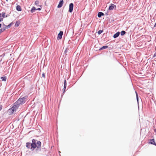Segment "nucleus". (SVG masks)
I'll return each mask as SVG.
<instances>
[{
    "mask_svg": "<svg viewBox=\"0 0 156 156\" xmlns=\"http://www.w3.org/2000/svg\"><path fill=\"white\" fill-rule=\"evenodd\" d=\"M3 18V17L2 15V14L0 13V22L2 21Z\"/></svg>",
    "mask_w": 156,
    "mask_h": 156,
    "instance_id": "nucleus-16",
    "label": "nucleus"
},
{
    "mask_svg": "<svg viewBox=\"0 0 156 156\" xmlns=\"http://www.w3.org/2000/svg\"><path fill=\"white\" fill-rule=\"evenodd\" d=\"M35 4L36 5H39V2L38 1H36L35 2Z\"/></svg>",
    "mask_w": 156,
    "mask_h": 156,
    "instance_id": "nucleus-20",
    "label": "nucleus"
},
{
    "mask_svg": "<svg viewBox=\"0 0 156 156\" xmlns=\"http://www.w3.org/2000/svg\"><path fill=\"white\" fill-rule=\"evenodd\" d=\"M41 10V8H38L36 9V10Z\"/></svg>",
    "mask_w": 156,
    "mask_h": 156,
    "instance_id": "nucleus-27",
    "label": "nucleus"
},
{
    "mask_svg": "<svg viewBox=\"0 0 156 156\" xmlns=\"http://www.w3.org/2000/svg\"><path fill=\"white\" fill-rule=\"evenodd\" d=\"M136 98L137 101H138V94H137V93L136 92Z\"/></svg>",
    "mask_w": 156,
    "mask_h": 156,
    "instance_id": "nucleus-25",
    "label": "nucleus"
},
{
    "mask_svg": "<svg viewBox=\"0 0 156 156\" xmlns=\"http://www.w3.org/2000/svg\"><path fill=\"white\" fill-rule=\"evenodd\" d=\"M104 15V14L103 12H99L98 14V16L99 17H100L102 16H103Z\"/></svg>",
    "mask_w": 156,
    "mask_h": 156,
    "instance_id": "nucleus-12",
    "label": "nucleus"
},
{
    "mask_svg": "<svg viewBox=\"0 0 156 156\" xmlns=\"http://www.w3.org/2000/svg\"><path fill=\"white\" fill-rule=\"evenodd\" d=\"M19 106V105H18L15 102L14 105L9 110V112L11 114H13L14 112H15L16 111Z\"/></svg>",
    "mask_w": 156,
    "mask_h": 156,
    "instance_id": "nucleus-2",
    "label": "nucleus"
},
{
    "mask_svg": "<svg viewBox=\"0 0 156 156\" xmlns=\"http://www.w3.org/2000/svg\"><path fill=\"white\" fill-rule=\"evenodd\" d=\"M63 4V0H61L59 2V3L58 6V8H59L62 7V5Z\"/></svg>",
    "mask_w": 156,
    "mask_h": 156,
    "instance_id": "nucleus-7",
    "label": "nucleus"
},
{
    "mask_svg": "<svg viewBox=\"0 0 156 156\" xmlns=\"http://www.w3.org/2000/svg\"><path fill=\"white\" fill-rule=\"evenodd\" d=\"M149 143L151 144H154L156 145V144L155 143V141L154 139L151 140Z\"/></svg>",
    "mask_w": 156,
    "mask_h": 156,
    "instance_id": "nucleus-9",
    "label": "nucleus"
},
{
    "mask_svg": "<svg viewBox=\"0 0 156 156\" xmlns=\"http://www.w3.org/2000/svg\"><path fill=\"white\" fill-rule=\"evenodd\" d=\"M67 52V49L66 48L64 51L65 53H66Z\"/></svg>",
    "mask_w": 156,
    "mask_h": 156,
    "instance_id": "nucleus-26",
    "label": "nucleus"
},
{
    "mask_svg": "<svg viewBox=\"0 0 156 156\" xmlns=\"http://www.w3.org/2000/svg\"><path fill=\"white\" fill-rule=\"evenodd\" d=\"M116 6L113 4H111V5L109 7V10H112L113 9H116Z\"/></svg>",
    "mask_w": 156,
    "mask_h": 156,
    "instance_id": "nucleus-5",
    "label": "nucleus"
},
{
    "mask_svg": "<svg viewBox=\"0 0 156 156\" xmlns=\"http://www.w3.org/2000/svg\"><path fill=\"white\" fill-rule=\"evenodd\" d=\"M120 32H118L117 33H116V34H114V35H113V37L114 38H116V37H118L119 34H120Z\"/></svg>",
    "mask_w": 156,
    "mask_h": 156,
    "instance_id": "nucleus-10",
    "label": "nucleus"
},
{
    "mask_svg": "<svg viewBox=\"0 0 156 156\" xmlns=\"http://www.w3.org/2000/svg\"><path fill=\"white\" fill-rule=\"evenodd\" d=\"M73 3H71L69 4V12H71L73 10Z\"/></svg>",
    "mask_w": 156,
    "mask_h": 156,
    "instance_id": "nucleus-4",
    "label": "nucleus"
},
{
    "mask_svg": "<svg viewBox=\"0 0 156 156\" xmlns=\"http://www.w3.org/2000/svg\"><path fill=\"white\" fill-rule=\"evenodd\" d=\"M156 26V23H155V25H154V27H155Z\"/></svg>",
    "mask_w": 156,
    "mask_h": 156,
    "instance_id": "nucleus-28",
    "label": "nucleus"
},
{
    "mask_svg": "<svg viewBox=\"0 0 156 156\" xmlns=\"http://www.w3.org/2000/svg\"><path fill=\"white\" fill-rule=\"evenodd\" d=\"M125 34L126 32L125 31L123 30L121 31V35L122 36L124 35Z\"/></svg>",
    "mask_w": 156,
    "mask_h": 156,
    "instance_id": "nucleus-18",
    "label": "nucleus"
},
{
    "mask_svg": "<svg viewBox=\"0 0 156 156\" xmlns=\"http://www.w3.org/2000/svg\"><path fill=\"white\" fill-rule=\"evenodd\" d=\"M66 84H67L66 81V80H64V92H63V93L65 92L66 90Z\"/></svg>",
    "mask_w": 156,
    "mask_h": 156,
    "instance_id": "nucleus-8",
    "label": "nucleus"
},
{
    "mask_svg": "<svg viewBox=\"0 0 156 156\" xmlns=\"http://www.w3.org/2000/svg\"><path fill=\"white\" fill-rule=\"evenodd\" d=\"M42 76L44 78H45V75L44 73L42 74Z\"/></svg>",
    "mask_w": 156,
    "mask_h": 156,
    "instance_id": "nucleus-24",
    "label": "nucleus"
},
{
    "mask_svg": "<svg viewBox=\"0 0 156 156\" xmlns=\"http://www.w3.org/2000/svg\"><path fill=\"white\" fill-rule=\"evenodd\" d=\"M59 153H60V151H59Z\"/></svg>",
    "mask_w": 156,
    "mask_h": 156,
    "instance_id": "nucleus-30",
    "label": "nucleus"
},
{
    "mask_svg": "<svg viewBox=\"0 0 156 156\" xmlns=\"http://www.w3.org/2000/svg\"><path fill=\"white\" fill-rule=\"evenodd\" d=\"M27 96H25L22 98H19L16 102V104L20 106V105L24 103L26 101V99L27 98Z\"/></svg>",
    "mask_w": 156,
    "mask_h": 156,
    "instance_id": "nucleus-3",
    "label": "nucleus"
},
{
    "mask_svg": "<svg viewBox=\"0 0 156 156\" xmlns=\"http://www.w3.org/2000/svg\"><path fill=\"white\" fill-rule=\"evenodd\" d=\"M108 48V46H103L102 48H101L100 49V50H102V49H106V48Z\"/></svg>",
    "mask_w": 156,
    "mask_h": 156,
    "instance_id": "nucleus-17",
    "label": "nucleus"
},
{
    "mask_svg": "<svg viewBox=\"0 0 156 156\" xmlns=\"http://www.w3.org/2000/svg\"><path fill=\"white\" fill-rule=\"evenodd\" d=\"M5 12H3L2 13V17H3V18H4L5 17Z\"/></svg>",
    "mask_w": 156,
    "mask_h": 156,
    "instance_id": "nucleus-22",
    "label": "nucleus"
},
{
    "mask_svg": "<svg viewBox=\"0 0 156 156\" xmlns=\"http://www.w3.org/2000/svg\"><path fill=\"white\" fill-rule=\"evenodd\" d=\"M7 27H4V28H2L0 30V34L2 32H3L4 31L5 29H6V28Z\"/></svg>",
    "mask_w": 156,
    "mask_h": 156,
    "instance_id": "nucleus-13",
    "label": "nucleus"
},
{
    "mask_svg": "<svg viewBox=\"0 0 156 156\" xmlns=\"http://www.w3.org/2000/svg\"><path fill=\"white\" fill-rule=\"evenodd\" d=\"M41 143L40 141H37L36 140L33 139L32 140V143L27 142L26 144V146L28 149H30L32 151H34L37 148V149H40L41 148Z\"/></svg>",
    "mask_w": 156,
    "mask_h": 156,
    "instance_id": "nucleus-1",
    "label": "nucleus"
},
{
    "mask_svg": "<svg viewBox=\"0 0 156 156\" xmlns=\"http://www.w3.org/2000/svg\"><path fill=\"white\" fill-rule=\"evenodd\" d=\"M36 9L35 8V7H33L31 10V12H32V13H33L34 12V11L36 10Z\"/></svg>",
    "mask_w": 156,
    "mask_h": 156,
    "instance_id": "nucleus-14",
    "label": "nucleus"
},
{
    "mask_svg": "<svg viewBox=\"0 0 156 156\" xmlns=\"http://www.w3.org/2000/svg\"><path fill=\"white\" fill-rule=\"evenodd\" d=\"M20 23V22H16L15 24V25L16 26L18 27Z\"/></svg>",
    "mask_w": 156,
    "mask_h": 156,
    "instance_id": "nucleus-19",
    "label": "nucleus"
},
{
    "mask_svg": "<svg viewBox=\"0 0 156 156\" xmlns=\"http://www.w3.org/2000/svg\"><path fill=\"white\" fill-rule=\"evenodd\" d=\"M63 32L62 31L60 32L58 34L57 39L58 40H60L62 38V36L63 35Z\"/></svg>",
    "mask_w": 156,
    "mask_h": 156,
    "instance_id": "nucleus-6",
    "label": "nucleus"
},
{
    "mask_svg": "<svg viewBox=\"0 0 156 156\" xmlns=\"http://www.w3.org/2000/svg\"><path fill=\"white\" fill-rule=\"evenodd\" d=\"M7 1H8V0H6Z\"/></svg>",
    "mask_w": 156,
    "mask_h": 156,
    "instance_id": "nucleus-31",
    "label": "nucleus"
},
{
    "mask_svg": "<svg viewBox=\"0 0 156 156\" xmlns=\"http://www.w3.org/2000/svg\"><path fill=\"white\" fill-rule=\"evenodd\" d=\"M103 30H99L98 32V34H100L103 32Z\"/></svg>",
    "mask_w": 156,
    "mask_h": 156,
    "instance_id": "nucleus-21",
    "label": "nucleus"
},
{
    "mask_svg": "<svg viewBox=\"0 0 156 156\" xmlns=\"http://www.w3.org/2000/svg\"><path fill=\"white\" fill-rule=\"evenodd\" d=\"M16 9L17 11H20L22 10L21 7L20 5H18L16 6Z\"/></svg>",
    "mask_w": 156,
    "mask_h": 156,
    "instance_id": "nucleus-11",
    "label": "nucleus"
},
{
    "mask_svg": "<svg viewBox=\"0 0 156 156\" xmlns=\"http://www.w3.org/2000/svg\"><path fill=\"white\" fill-rule=\"evenodd\" d=\"M1 24H0V28H1Z\"/></svg>",
    "mask_w": 156,
    "mask_h": 156,
    "instance_id": "nucleus-29",
    "label": "nucleus"
},
{
    "mask_svg": "<svg viewBox=\"0 0 156 156\" xmlns=\"http://www.w3.org/2000/svg\"><path fill=\"white\" fill-rule=\"evenodd\" d=\"M1 79L3 81H5L6 80V78L5 77H2L1 78Z\"/></svg>",
    "mask_w": 156,
    "mask_h": 156,
    "instance_id": "nucleus-15",
    "label": "nucleus"
},
{
    "mask_svg": "<svg viewBox=\"0 0 156 156\" xmlns=\"http://www.w3.org/2000/svg\"><path fill=\"white\" fill-rule=\"evenodd\" d=\"M2 108V105L0 104V111L1 110V109Z\"/></svg>",
    "mask_w": 156,
    "mask_h": 156,
    "instance_id": "nucleus-23",
    "label": "nucleus"
}]
</instances>
